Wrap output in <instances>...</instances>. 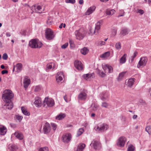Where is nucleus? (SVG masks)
Wrapping results in <instances>:
<instances>
[{"label": "nucleus", "mask_w": 151, "mask_h": 151, "mask_svg": "<svg viewBox=\"0 0 151 151\" xmlns=\"http://www.w3.org/2000/svg\"><path fill=\"white\" fill-rule=\"evenodd\" d=\"M63 73L61 72H58L56 76L57 81L58 82H60L63 80Z\"/></svg>", "instance_id": "obj_17"}, {"label": "nucleus", "mask_w": 151, "mask_h": 151, "mask_svg": "<svg viewBox=\"0 0 151 151\" xmlns=\"http://www.w3.org/2000/svg\"><path fill=\"white\" fill-rule=\"evenodd\" d=\"M63 25V23H61L60 24V25L59 26V28L60 29H61L62 28Z\"/></svg>", "instance_id": "obj_63"}, {"label": "nucleus", "mask_w": 151, "mask_h": 151, "mask_svg": "<svg viewBox=\"0 0 151 151\" xmlns=\"http://www.w3.org/2000/svg\"><path fill=\"white\" fill-rule=\"evenodd\" d=\"M42 45V43L37 39H32L29 41V46L34 48H40Z\"/></svg>", "instance_id": "obj_2"}, {"label": "nucleus", "mask_w": 151, "mask_h": 151, "mask_svg": "<svg viewBox=\"0 0 151 151\" xmlns=\"http://www.w3.org/2000/svg\"><path fill=\"white\" fill-rule=\"evenodd\" d=\"M148 3L150 5H151V0H148Z\"/></svg>", "instance_id": "obj_64"}, {"label": "nucleus", "mask_w": 151, "mask_h": 151, "mask_svg": "<svg viewBox=\"0 0 151 151\" xmlns=\"http://www.w3.org/2000/svg\"><path fill=\"white\" fill-rule=\"evenodd\" d=\"M21 110L22 112L24 115L27 116H29L30 115V113L27 111L24 107H21Z\"/></svg>", "instance_id": "obj_33"}, {"label": "nucleus", "mask_w": 151, "mask_h": 151, "mask_svg": "<svg viewBox=\"0 0 151 151\" xmlns=\"http://www.w3.org/2000/svg\"><path fill=\"white\" fill-rule=\"evenodd\" d=\"M15 66L17 68L16 71H17V72H19L22 70L23 65L21 63H18Z\"/></svg>", "instance_id": "obj_27"}, {"label": "nucleus", "mask_w": 151, "mask_h": 151, "mask_svg": "<svg viewBox=\"0 0 151 151\" xmlns=\"http://www.w3.org/2000/svg\"><path fill=\"white\" fill-rule=\"evenodd\" d=\"M7 131L6 128L4 126L0 125V135H4Z\"/></svg>", "instance_id": "obj_18"}, {"label": "nucleus", "mask_w": 151, "mask_h": 151, "mask_svg": "<svg viewBox=\"0 0 151 151\" xmlns=\"http://www.w3.org/2000/svg\"><path fill=\"white\" fill-rule=\"evenodd\" d=\"M8 73V71L6 70H3L1 71V73L2 74H6Z\"/></svg>", "instance_id": "obj_58"}, {"label": "nucleus", "mask_w": 151, "mask_h": 151, "mask_svg": "<svg viewBox=\"0 0 151 151\" xmlns=\"http://www.w3.org/2000/svg\"><path fill=\"white\" fill-rule=\"evenodd\" d=\"M44 106L47 105V106L51 107L54 105V101L51 98H45L44 101Z\"/></svg>", "instance_id": "obj_7"}, {"label": "nucleus", "mask_w": 151, "mask_h": 151, "mask_svg": "<svg viewBox=\"0 0 151 151\" xmlns=\"http://www.w3.org/2000/svg\"><path fill=\"white\" fill-rule=\"evenodd\" d=\"M41 99L40 98L38 97L35 98L34 104L37 107L40 106L41 104Z\"/></svg>", "instance_id": "obj_22"}, {"label": "nucleus", "mask_w": 151, "mask_h": 151, "mask_svg": "<svg viewBox=\"0 0 151 151\" xmlns=\"http://www.w3.org/2000/svg\"><path fill=\"white\" fill-rule=\"evenodd\" d=\"M6 35L7 37H9L11 36V35L9 32H7L6 33Z\"/></svg>", "instance_id": "obj_60"}, {"label": "nucleus", "mask_w": 151, "mask_h": 151, "mask_svg": "<svg viewBox=\"0 0 151 151\" xmlns=\"http://www.w3.org/2000/svg\"><path fill=\"white\" fill-rule=\"evenodd\" d=\"M129 32V29L126 27H123L122 28L121 31V33L124 36L128 33Z\"/></svg>", "instance_id": "obj_28"}, {"label": "nucleus", "mask_w": 151, "mask_h": 151, "mask_svg": "<svg viewBox=\"0 0 151 151\" xmlns=\"http://www.w3.org/2000/svg\"><path fill=\"white\" fill-rule=\"evenodd\" d=\"M105 44V42L104 41H99L98 43V44L99 45H104Z\"/></svg>", "instance_id": "obj_54"}, {"label": "nucleus", "mask_w": 151, "mask_h": 151, "mask_svg": "<svg viewBox=\"0 0 151 151\" xmlns=\"http://www.w3.org/2000/svg\"><path fill=\"white\" fill-rule=\"evenodd\" d=\"M137 117V116L136 115H134L133 116V118L134 119H136Z\"/></svg>", "instance_id": "obj_62"}, {"label": "nucleus", "mask_w": 151, "mask_h": 151, "mask_svg": "<svg viewBox=\"0 0 151 151\" xmlns=\"http://www.w3.org/2000/svg\"><path fill=\"white\" fill-rule=\"evenodd\" d=\"M75 67L78 70H82L83 67L81 63L78 60H76L74 63Z\"/></svg>", "instance_id": "obj_13"}, {"label": "nucleus", "mask_w": 151, "mask_h": 151, "mask_svg": "<svg viewBox=\"0 0 151 151\" xmlns=\"http://www.w3.org/2000/svg\"><path fill=\"white\" fill-rule=\"evenodd\" d=\"M14 97V94L12 91L9 90H5L2 95V99L4 102L12 101Z\"/></svg>", "instance_id": "obj_1"}, {"label": "nucleus", "mask_w": 151, "mask_h": 151, "mask_svg": "<svg viewBox=\"0 0 151 151\" xmlns=\"http://www.w3.org/2000/svg\"><path fill=\"white\" fill-rule=\"evenodd\" d=\"M126 140L125 137H121L118 139L117 145L118 146L121 147H123L124 146Z\"/></svg>", "instance_id": "obj_12"}, {"label": "nucleus", "mask_w": 151, "mask_h": 151, "mask_svg": "<svg viewBox=\"0 0 151 151\" xmlns=\"http://www.w3.org/2000/svg\"><path fill=\"white\" fill-rule=\"evenodd\" d=\"M96 7L92 6L89 8L85 13L86 15H89L91 14L95 9Z\"/></svg>", "instance_id": "obj_23"}, {"label": "nucleus", "mask_w": 151, "mask_h": 151, "mask_svg": "<svg viewBox=\"0 0 151 151\" xmlns=\"http://www.w3.org/2000/svg\"><path fill=\"white\" fill-rule=\"evenodd\" d=\"M86 147V145L84 143H80L78 146L75 151H82Z\"/></svg>", "instance_id": "obj_24"}, {"label": "nucleus", "mask_w": 151, "mask_h": 151, "mask_svg": "<svg viewBox=\"0 0 151 151\" xmlns=\"http://www.w3.org/2000/svg\"><path fill=\"white\" fill-rule=\"evenodd\" d=\"M66 3H70L71 4H74L75 3V0H66L65 1Z\"/></svg>", "instance_id": "obj_49"}, {"label": "nucleus", "mask_w": 151, "mask_h": 151, "mask_svg": "<svg viewBox=\"0 0 151 151\" xmlns=\"http://www.w3.org/2000/svg\"><path fill=\"white\" fill-rule=\"evenodd\" d=\"M109 104L108 103L104 102L102 103V104L101 105V106L102 107L105 108H107L109 106Z\"/></svg>", "instance_id": "obj_44"}, {"label": "nucleus", "mask_w": 151, "mask_h": 151, "mask_svg": "<svg viewBox=\"0 0 151 151\" xmlns=\"http://www.w3.org/2000/svg\"><path fill=\"white\" fill-rule=\"evenodd\" d=\"M84 130L82 128H80L78 130V131L77 132V136H79L80 135H81L83 132Z\"/></svg>", "instance_id": "obj_42"}, {"label": "nucleus", "mask_w": 151, "mask_h": 151, "mask_svg": "<svg viewBox=\"0 0 151 151\" xmlns=\"http://www.w3.org/2000/svg\"><path fill=\"white\" fill-rule=\"evenodd\" d=\"M50 127L49 124L47 122L45 123L43 128V132L45 134L49 133L50 131Z\"/></svg>", "instance_id": "obj_15"}, {"label": "nucleus", "mask_w": 151, "mask_h": 151, "mask_svg": "<svg viewBox=\"0 0 151 151\" xmlns=\"http://www.w3.org/2000/svg\"><path fill=\"white\" fill-rule=\"evenodd\" d=\"M126 73V72H124L120 73L117 78L118 81H121L125 74Z\"/></svg>", "instance_id": "obj_36"}, {"label": "nucleus", "mask_w": 151, "mask_h": 151, "mask_svg": "<svg viewBox=\"0 0 151 151\" xmlns=\"http://www.w3.org/2000/svg\"><path fill=\"white\" fill-rule=\"evenodd\" d=\"M99 106L96 104L95 103H92L91 106V108L94 111H96L98 108Z\"/></svg>", "instance_id": "obj_34"}, {"label": "nucleus", "mask_w": 151, "mask_h": 151, "mask_svg": "<svg viewBox=\"0 0 151 151\" xmlns=\"http://www.w3.org/2000/svg\"><path fill=\"white\" fill-rule=\"evenodd\" d=\"M97 74L100 77H104L106 76V74L103 71L100 70H98L97 71Z\"/></svg>", "instance_id": "obj_38"}, {"label": "nucleus", "mask_w": 151, "mask_h": 151, "mask_svg": "<svg viewBox=\"0 0 151 151\" xmlns=\"http://www.w3.org/2000/svg\"><path fill=\"white\" fill-rule=\"evenodd\" d=\"M139 102L144 105L145 104V101L142 100H140L139 101Z\"/></svg>", "instance_id": "obj_59"}, {"label": "nucleus", "mask_w": 151, "mask_h": 151, "mask_svg": "<svg viewBox=\"0 0 151 151\" xmlns=\"http://www.w3.org/2000/svg\"><path fill=\"white\" fill-rule=\"evenodd\" d=\"M101 22H100L99 21L97 22L96 24V26L95 27V29L94 30H93L92 29H90V31L91 33H93L96 35L98 34V31L99 30L101 27Z\"/></svg>", "instance_id": "obj_9"}, {"label": "nucleus", "mask_w": 151, "mask_h": 151, "mask_svg": "<svg viewBox=\"0 0 151 151\" xmlns=\"http://www.w3.org/2000/svg\"><path fill=\"white\" fill-rule=\"evenodd\" d=\"M135 148L132 145H130L128 147L127 151H134Z\"/></svg>", "instance_id": "obj_41"}, {"label": "nucleus", "mask_w": 151, "mask_h": 151, "mask_svg": "<svg viewBox=\"0 0 151 151\" xmlns=\"http://www.w3.org/2000/svg\"><path fill=\"white\" fill-rule=\"evenodd\" d=\"M71 135L70 134H67L63 137V141L65 143H68L71 140Z\"/></svg>", "instance_id": "obj_11"}, {"label": "nucleus", "mask_w": 151, "mask_h": 151, "mask_svg": "<svg viewBox=\"0 0 151 151\" xmlns=\"http://www.w3.org/2000/svg\"><path fill=\"white\" fill-rule=\"evenodd\" d=\"M42 8L41 6L35 5L32 6L31 9L33 12L41 13L44 11Z\"/></svg>", "instance_id": "obj_8"}, {"label": "nucleus", "mask_w": 151, "mask_h": 151, "mask_svg": "<svg viewBox=\"0 0 151 151\" xmlns=\"http://www.w3.org/2000/svg\"><path fill=\"white\" fill-rule=\"evenodd\" d=\"M16 119L17 120H22L23 118V117L17 115L16 116Z\"/></svg>", "instance_id": "obj_56"}, {"label": "nucleus", "mask_w": 151, "mask_h": 151, "mask_svg": "<svg viewBox=\"0 0 151 151\" xmlns=\"http://www.w3.org/2000/svg\"><path fill=\"white\" fill-rule=\"evenodd\" d=\"M30 83V80L25 77L23 81L24 86L25 88H27Z\"/></svg>", "instance_id": "obj_25"}, {"label": "nucleus", "mask_w": 151, "mask_h": 151, "mask_svg": "<svg viewBox=\"0 0 151 151\" xmlns=\"http://www.w3.org/2000/svg\"><path fill=\"white\" fill-rule=\"evenodd\" d=\"M109 128L108 126L106 124H99L96 128V131L101 132H104L107 130Z\"/></svg>", "instance_id": "obj_5"}, {"label": "nucleus", "mask_w": 151, "mask_h": 151, "mask_svg": "<svg viewBox=\"0 0 151 151\" xmlns=\"http://www.w3.org/2000/svg\"><path fill=\"white\" fill-rule=\"evenodd\" d=\"M38 151H48V148L46 147H41L39 149Z\"/></svg>", "instance_id": "obj_45"}, {"label": "nucleus", "mask_w": 151, "mask_h": 151, "mask_svg": "<svg viewBox=\"0 0 151 151\" xmlns=\"http://www.w3.org/2000/svg\"><path fill=\"white\" fill-rule=\"evenodd\" d=\"M137 13H139L141 14H143L144 13V11L143 10H142V9H137Z\"/></svg>", "instance_id": "obj_52"}, {"label": "nucleus", "mask_w": 151, "mask_h": 151, "mask_svg": "<svg viewBox=\"0 0 151 151\" xmlns=\"http://www.w3.org/2000/svg\"><path fill=\"white\" fill-rule=\"evenodd\" d=\"M145 131L147 132L149 134H151V126H147L145 128Z\"/></svg>", "instance_id": "obj_40"}, {"label": "nucleus", "mask_w": 151, "mask_h": 151, "mask_svg": "<svg viewBox=\"0 0 151 151\" xmlns=\"http://www.w3.org/2000/svg\"><path fill=\"white\" fill-rule=\"evenodd\" d=\"M100 96L101 99L103 101L108 100L109 98L108 93L106 92H102L100 94Z\"/></svg>", "instance_id": "obj_14"}, {"label": "nucleus", "mask_w": 151, "mask_h": 151, "mask_svg": "<svg viewBox=\"0 0 151 151\" xmlns=\"http://www.w3.org/2000/svg\"><path fill=\"white\" fill-rule=\"evenodd\" d=\"M51 125L53 130H55L57 128L56 125L54 123H51Z\"/></svg>", "instance_id": "obj_48"}, {"label": "nucleus", "mask_w": 151, "mask_h": 151, "mask_svg": "<svg viewBox=\"0 0 151 151\" xmlns=\"http://www.w3.org/2000/svg\"><path fill=\"white\" fill-rule=\"evenodd\" d=\"M127 55L126 54H125L124 55L120 58V63H121L123 64L126 61V58Z\"/></svg>", "instance_id": "obj_31"}, {"label": "nucleus", "mask_w": 151, "mask_h": 151, "mask_svg": "<svg viewBox=\"0 0 151 151\" xmlns=\"http://www.w3.org/2000/svg\"><path fill=\"white\" fill-rule=\"evenodd\" d=\"M65 116L66 115L65 114L60 113L56 116V119L57 120H60L63 119Z\"/></svg>", "instance_id": "obj_30"}, {"label": "nucleus", "mask_w": 151, "mask_h": 151, "mask_svg": "<svg viewBox=\"0 0 151 151\" xmlns=\"http://www.w3.org/2000/svg\"><path fill=\"white\" fill-rule=\"evenodd\" d=\"M41 89V87L40 86H37L35 89V91L36 92L39 91Z\"/></svg>", "instance_id": "obj_51"}, {"label": "nucleus", "mask_w": 151, "mask_h": 151, "mask_svg": "<svg viewBox=\"0 0 151 151\" xmlns=\"http://www.w3.org/2000/svg\"><path fill=\"white\" fill-rule=\"evenodd\" d=\"M52 63H50L48 64L47 65V68H46V70L48 72L50 69H51L52 67Z\"/></svg>", "instance_id": "obj_43"}, {"label": "nucleus", "mask_w": 151, "mask_h": 151, "mask_svg": "<svg viewBox=\"0 0 151 151\" xmlns=\"http://www.w3.org/2000/svg\"><path fill=\"white\" fill-rule=\"evenodd\" d=\"M116 48L118 50H120L121 48V43L120 42L116 43L115 45Z\"/></svg>", "instance_id": "obj_46"}, {"label": "nucleus", "mask_w": 151, "mask_h": 151, "mask_svg": "<svg viewBox=\"0 0 151 151\" xmlns=\"http://www.w3.org/2000/svg\"><path fill=\"white\" fill-rule=\"evenodd\" d=\"M116 29H114L113 30L112 32V35L113 36H114L116 35Z\"/></svg>", "instance_id": "obj_55"}, {"label": "nucleus", "mask_w": 151, "mask_h": 151, "mask_svg": "<svg viewBox=\"0 0 151 151\" xmlns=\"http://www.w3.org/2000/svg\"><path fill=\"white\" fill-rule=\"evenodd\" d=\"M87 97V94L84 92L81 93L78 96V98L80 100H85Z\"/></svg>", "instance_id": "obj_20"}, {"label": "nucleus", "mask_w": 151, "mask_h": 151, "mask_svg": "<svg viewBox=\"0 0 151 151\" xmlns=\"http://www.w3.org/2000/svg\"><path fill=\"white\" fill-rule=\"evenodd\" d=\"M6 103L4 105L6 109L11 110L13 107V104L12 101L5 102Z\"/></svg>", "instance_id": "obj_19"}, {"label": "nucleus", "mask_w": 151, "mask_h": 151, "mask_svg": "<svg viewBox=\"0 0 151 151\" xmlns=\"http://www.w3.org/2000/svg\"><path fill=\"white\" fill-rule=\"evenodd\" d=\"M103 68L105 72L108 71L109 73L112 72L113 69L112 67L110 65L106 64L103 66Z\"/></svg>", "instance_id": "obj_16"}, {"label": "nucleus", "mask_w": 151, "mask_h": 151, "mask_svg": "<svg viewBox=\"0 0 151 151\" xmlns=\"http://www.w3.org/2000/svg\"><path fill=\"white\" fill-rule=\"evenodd\" d=\"M110 55V52L108 51L105 52L100 56L101 58H107L109 57Z\"/></svg>", "instance_id": "obj_37"}, {"label": "nucleus", "mask_w": 151, "mask_h": 151, "mask_svg": "<svg viewBox=\"0 0 151 151\" xmlns=\"http://www.w3.org/2000/svg\"><path fill=\"white\" fill-rule=\"evenodd\" d=\"M79 3L80 4H82L83 3V0H79Z\"/></svg>", "instance_id": "obj_61"}, {"label": "nucleus", "mask_w": 151, "mask_h": 151, "mask_svg": "<svg viewBox=\"0 0 151 151\" xmlns=\"http://www.w3.org/2000/svg\"><path fill=\"white\" fill-rule=\"evenodd\" d=\"M115 12V10L114 9L107 10L105 13L107 15H112Z\"/></svg>", "instance_id": "obj_32"}, {"label": "nucleus", "mask_w": 151, "mask_h": 151, "mask_svg": "<svg viewBox=\"0 0 151 151\" xmlns=\"http://www.w3.org/2000/svg\"><path fill=\"white\" fill-rule=\"evenodd\" d=\"M135 79L134 78H131L129 79L128 81L127 84V86L130 87H131L134 84V81Z\"/></svg>", "instance_id": "obj_29"}, {"label": "nucleus", "mask_w": 151, "mask_h": 151, "mask_svg": "<svg viewBox=\"0 0 151 151\" xmlns=\"http://www.w3.org/2000/svg\"><path fill=\"white\" fill-rule=\"evenodd\" d=\"M68 43H66L61 46V48L62 49H65L68 46Z\"/></svg>", "instance_id": "obj_53"}, {"label": "nucleus", "mask_w": 151, "mask_h": 151, "mask_svg": "<svg viewBox=\"0 0 151 151\" xmlns=\"http://www.w3.org/2000/svg\"><path fill=\"white\" fill-rule=\"evenodd\" d=\"M147 61V59L146 57H143L140 58L137 65V67L139 68L145 66Z\"/></svg>", "instance_id": "obj_6"}, {"label": "nucleus", "mask_w": 151, "mask_h": 151, "mask_svg": "<svg viewBox=\"0 0 151 151\" xmlns=\"http://www.w3.org/2000/svg\"><path fill=\"white\" fill-rule=\"evenodd\" d=\"M14 134L17 138L19 140H22L23 139V135L20 132H16L14 133Z\"/></svg>", "instance_id": "obj_26"}, {"label": "nucleus", "mask_w": 151, "mask_h": 151, "mask_svg": "<svg viewBox=\"0 0 151 151\" xmlns=\"http://www.w3.org/2000/svg\"><path fill=\"white\" fill-rule=\"evenodd\" d=\"M45 35L46 38L48 40L52 39L55 36L53 32L49 28H47L46 29Z\"/></svg>", "instance_id": "obj_3"}, {"label": "nucleus", "mask_w": 151, "mask_h": 151, "mask_svg": "<svg viewBox=\"0 0 151 151\" xmlns=\"http://www.w3.org/2000/svg\"><path fill=\"white\" fill-rule=\"evenodd\" d=\"M69 42L70 47H73L74 46L72 40H70Z\"/></svg>", "instance_id": "obj_57"}, {"label": "nucleus", "mask_w": 151, "mask_h": 151, "mask_svg": "<svg viewBox=\"0 0 151 151\" xmlns=\"http://www.w3.org/2000/svg\"><path fill=\"white\" fill-rule=\"evenodd\" d=\"M8 55L6 53H4L3 54L2 56V58L3 60H6L7 59Z\"/></svg>", "instance_id": "obj_50"}, {"label": "nucleus", "mask_w": 151, "mask_h": 151, "mask_svg": "<svg viewBox=\"0 0 151 151\" xmlns=\"http://www.w3.org/2000/svg\"><path fill=\"white\" fill-rule=\"evenodd\" d=\"M92 74L88 73L86 74H84L83 76V77L84 79L87 80L88 79L91 78L92 76Z\"/></svg>", "instance_id": "obj_39"}, {"label": "nucleus", "mask_w": 151, "mask_h": 151, "mask_svg": "<svg viewBox=\"0 0 151 151\" xmlns=\"http://www.w3.org/2000/svg\"><path fill=\"white\" fill-rule=\"evenodd\" d=\"M137 54V52L136 51L134 52L133 54V55L131 57L132 59H131V61L132 62L134 60V58L136 56Z\"/></svg>", "instance_id": "obj_47"}, {"label": "nucleus", "mask_w": 151, "mask_h": 151, "mask_svg": "<svg viewBox=\"0 0 151 151\" xmlns=\"http://www.w3.org/2000/svg\"><path fill=\"white\" fill-rule=\"evenodd\" d=\"M90 145L96 150H100L101 148V145L99 141L95 140H93Z\"/></svg>", "instance_id": "obj_4"}, {"label": "nucleus", "mask_w": 151, "mask_h": 151, "mask_svg": "<svg viewBox=\"0 0 151 151\" xmlns=\"http://www.w3.org/2000/svg\"><path fill=\"white\" fill-rule=\"evenodd\" d=\"M75 34L76 38L77 39H82L84 36V32L81 31V30L76 31L75 32Z\"/></svg>", "instance_id": "obj_10"}, {"label": "nucleus", "mask_w": 151, "mask_h": 151, "mask_svg": "<svg viewBox=\"0 0 151 151\" xmlns=\"http://www.w3.org/2000/svg\"><path fill=\"white\" fill-rule=\"evenodd\" d=\"M89 50L87 48L84 47L81 50V51L82 54L83 55H86L88 52Z\"/></svg>", "instance_id": "obj_35"}, {"label": "nucleus", "mask_w": 151, "mask_h": 151, "mask_svg": "<svg viewBox=\"0 0 151 151\" xmlns=\"http://www.w3.org/2000/svg\"><path fill=\"white\" fill-rule=\"evenodd\" d=\"M8 150L9 151H17V147L15 145L10 144L8 146Z\"/></svg>", "instance_id": "obj_21"}]
</instances>
